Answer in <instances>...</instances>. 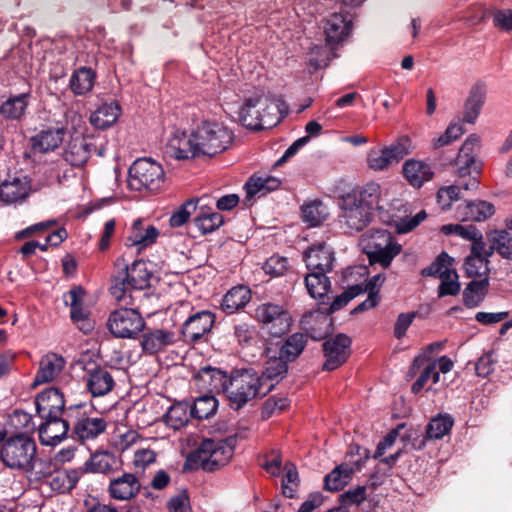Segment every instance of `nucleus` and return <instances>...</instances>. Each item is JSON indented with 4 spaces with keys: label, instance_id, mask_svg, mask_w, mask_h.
I'll use <instances>...</instances> for the list:
<instances>
[{
    "label": "nucleus",
    "instance_id": "obj_61",
    "mask_svg": "<svg viewBox=\"0 0 512 512\" xmlns=\"http://www.w3.org/2000/svg\"><path fill=\"white\" fill-rule=\"evenodd\" d=\"M365 499H366V487L365 486H357L355 488H351L339 496L341 507L343 509L348 506L359 505Z\"/></svg>",
    "mask_w": 512,
    "mask_h": 512
},
{
    "label": "nucleus",
    "instance_id": "obj_39",
    "mask_svg": "<svg viewBox=\"0 0 512 512\" xmlns=\"http://www.w3.org/2000/svg\"><path fill=\"white\" fill-rule=\"evenodd\" d=\"M120 111V106L116 101L104 104L90 115V123L97 129H105L116 122Z\"/></svg>",
    "mask_w": 512,
    "mask_h": 512
},
{
    "label": "nucleus",
    "instance_id": "obj_37",
    "mask_svg": "<svg viewBox=\"0 0 512 512\" xmlns=\"http://www.w3.org/2000/svg\"><path fill=\"white\" fill-rule=\"evenodd\" d=\"M349 193H355L359 202L365 205L366 208H369L370 212L374 209H384L382 202L385 193H383L381 186L376 182H369L360 189H354Z\"/></svg>",
    "mask_w": 512,
    "mask_h": 512
},
{
    "label": "nucleus",
    "instance_id": "obj_10",
    "mask_svg": "<svg viewBox=\"0 0 512 512\" xmlns=\"http://www.w3.org/2000/svg\"><path fill=\"white\" fill-rule=\"evenodd\" d=\"M107 325L115 337L134 339L146 323L137 309L123 306L109 315Z\"/></svg>",
    "mask_w": 512,
    "mask_h": 512
},
{
    "label": "nucleus",
    "instance_id": "obj_59",
    "mask_svg": "<svg viewBox=\"0 0 512 512\" xmlns=\"http://www.w3.org/2000/svg\"><path fill=\"white\" fill-rule=\"evenodd\" d=\"M441 283L438 287V297L455 296L460 292V283L458 282V274L455 270L442 276Z\"/></svg>",
    "mask_w": 512,
    "mask_h": 512
},
{
    "label": "nucleus",
    "instance_id": "obj_57",
    "mask_svg": "<svg viewBox=\"0 0 512 512\" xmlns=\"http://www.w3.org/2000/svg\"><path fill=\"white\" fill-rule=\"evenodd\" d=\"M452 261L453 259L446 252H442L429 267L422 270V275L442 278L454 270L450 268Z\"/></svg>",
    "mask_w": 512,
    "mask_h": 512
},
{
    "label": "nucleus",
    "instance_id": "obj_36",
    "mask_svg": "<svg viewBox=\"0 0 512 512\" xmlns=\"http://www.w3.org/2000/svg\"><path fill=\"white\" fill-rule=\"evenodd\" d=\"M29 183L26 178L13 177L11 180H5L0 185V199L12 204L24 200L29 194Z\"/></svg>",
    "mask_w": 512,
    "mask_h": 512
},
{
    "label": "nucleus",
    "instance_id": "obj_2",
    "mask_svg": "<svg viewBox=\"0 0 512 512\" xmlns=\"http://www.w3.org/2000/svg\"><path fill=\"white\" fill-rule=\"evenodd\" d=\"M235 443L234 438L204 439L188 454L184 467L188 470L202 469L205 472H215L229 463L234 454Z\"/></svg>",
    "mask_w": 512,
    "mask_h": 512
},
{
    "label": "nucleus",
    "instance_id": "obj_19",
    "mask_svg": "<svg viewBox=\"0 0 512 512\" xmlns=\"http://www.w3.org/2000/svg\"><path fill=\"white\" fill-rule=\"evenodd\" d=\"M43 421L38 427L39 439L42 445L56 446L68 435L70 424L62 416L41 418Z\"/></svg>",
    "mask_w": 512,
    "mask_h": 512
},
{
    "label": "nucleus",
    "instance_id": "obj_56",
    "mask_svg": "<svg viewBox=\"0 0 512 512\" xmlns=\"http://www.w3.org/2000/svg\"><path fill=\"white\" fill-rule=\"evenodd\" d=\"M26 98H6L5 101L0 102V115L6 119L20 118L26 107Z\"/></svg>",
    "mask_w": 512,
    "mask_h": 512
},
{
    "label": "nucleus",
    "instance_id": "obj_52",
    "mask_svg": "<svg viewBox=\"0 0 512 512\" xmlns=\"http://www.w3.org/2000/svg\"><path fill=\"white\" fill-rule=\"evenodd\" d=\"M453 424L454 420L450 415H438L427 425L426 436L428 439H441L451 431Z\"/></svg>",
    "mask_w": 512,
    "mask_h": 512
},
{
    "label": "nucleus",
    "instance_id": "obj_44",
    "mask_svg": "<svg viewBox=\"0 0 512 512\" xmlns=\"http://www.w3.org/2000/svg\"><path fill=\"white\" fill-rule=\"evenodd\" d=\"M489 287V279L472 280L463 291V302L469 308L477 307L484 299Z\"/></svg>",
    "mask_w": 512,
    "mask_h": 512
},
{
    "label": "nucleus",
    "instance_id": "obj_14",
    "mask_svg": "<svg viewBox=\"0 0 512 512\" xmlns=\"http://www.w3.org/2000/svg\"><path fill=\"white\" fill-rule=\"evenodd\" d=\"M351 339L343 333L331 337L323 343V353L326 358L322 369L333 371L342 366L350 356Z\"/></svg>",
    "mask_w": 512,
    "mask_h": 512
},
{
    "label": "nucleus",
    "instance_id": "obj_17",
    "mask_svg": "<svg viewBox=\"0 0 512 512\" xmlns=\"http://www.w3.org/2000/svg\"><path fill=\"white\" fill-rule=\"evenodd\" d=\"M85 291L81 286H75L64 293L63 301L70 307V318L85 334L93 329V324L88 318L89 312L83 307Z\"/></svg>",
    "mask_w": 512,
    "mask_h": 512
},
{
    "label": "nucleus",
    "instance_id": "obj_50",
    "mask_svg": "<svg viewBox=\"0 0 512 512\" xmlns=\"http://www.w3.org/2000/svg\"><path fill=\"white\" fill-rule=\"evenodd\" d=\"M302 219L310 227L320 225L327 217L326 207L319 200L305 203L302 208Z\"/></svg>",
    "mask_w": 512,
    "mask_h": 512
},
{
    "label": "nucleus",
    "instance_id": "obj_28",
    "mask_svg": "<svg viewBox=\"0 0 512 512\" xmlns=\"http://www.w3.org/2000/svg\"><path fill=\"white\" fill-rule=\"evenodd\" d=\"M66 130L62 126L47 127L31 137L34 152L47 153L57 149L63 142Z\"/></svg>",
    "mask_w": 512,
    "mask_h": 512
},
{
    "label": "nucleus",
    "instance_id": "obj_12",
    "mask_svg": "<svg viewBox=\"0 0 512 512\" xmlns=\"http://www.w3.org/2000/svg\"><path fill=\"white\" fill-rule=\"evenodd\" d=\"M255 317L274 337H280L291 329L292 317L282 305L263 303L256 308Z\"/></svg>",
    "mask_w": 512,
    "mask_h": 512
},
{
    "label": "nucleus",
    "instance_id": "obj_62",
    "mask_svg": "<svg viewBox=\"0 0 512 512\" xmlns=\"http://www.w3.org/2000/svg\"><path fill=\"white\" fill-rule=\"evenodd\" d=\"M263 270L271 276H282L288 270V260L281 256H271L263 265Z\"/></svg>",
    "mask_w": 512,
    "mask_h": 512
},
{
    "label": "nucleus",
    "instance_id": "obj_53",
    "mask_svg": "<svg viewBox=\"0 0 512 512\" xmlns=\"http://www.w3.org/2000/svg\"><path fill=\"white\" fill-rule=\"evenodd\" d=\"M77 481L74 471H58L51 476L49 484L53 491L67 493L75 488Z\"/></svg>",
    "mask_w": 512,
    "mask_h": 512
},
{
    "label": "nucleus",
    "instance_id": "obj_49",
    "mask_svg": "<svg viewBox=\"0 0 512 512\" xmlns=\"http://www.w3.org/2000/svg\"><path fill=\"white\" fill-rule=\"evenodd\" d=\"M352 474L353 470L348 465L341 464L335 467L325 476V488L329 491H338L342 489L346 484H348Z\"/></svg>",
    "mask_w": 512,
    "mask_h": 512
},
{
    "label": "nucleus",
    "instance_id": "obj_38",
    "mask_svg": "<svg viewBox=\"0 0 512 512\" xmlns=\"http://www.w3.org/2000/svg\"><path fill=\"white\" fill-rule=\"evenodd\" d=\"M118 469V459L113 452L97 451L85 463V470L91 473L109 474Z\"/></svg>",
    "mask_w": 512,
    "mask_h": 512
},
{
    "label": "nucleus",
    "instance_id": "obj_41",
    "mask_svg": "<svg viewBox=\"0 0 512 512\" xmlns=\"http://www.w3.org/2000/svg\"><path fill=\"white\" fill-rule=\"evenodd\" d=\"M250 301V291L244 286H236L230 289L221 302V309L227 314H233L246 306Z\"/></svg>",
    "mask_w": 512,
    "mask_h": 512
},
{
    "label": "nucleus",
    "instance_id": "obj_15",
    "mask_svg": "<svg viewBox=\"0 0 512 512\" xmlns=\"http://www.w3.org/2000/svg\"><path fill=\"white\" fill-rule=\"evenodd\" d=\"M215 320V314L208 310L191 314L181 327L184 340L189 343H196L204 339L211 332Z\"/></svg>",
    "mask_w": 512,
    "mask_h": 512
},
{
    "label": "nucleus",
    "instance_id": "obj_54",
    "mask_svg": "<svg viewBox=\"0 0 512 512\" xmlns=\"http://www.w3.org/2000/svg\"><path fill=\"white\" fill-rule=\"evenodd\" d=\"M204 200V197L197 199H190L183 203L178 209L171 215L170 217V225L172 227H180L185 224L190 216L196 212L197 204L201 203Z\"/></svg>",
    "mask_w": 512,
    "mask_h": 512
},
{
    "label": "nucleus",
    "instance_id": "obj_6",
    "mask_svg": "<svg viewBox=\"0 0 512 512\" xmlns=\"http://www.w3.org/2000/svg\"><path fill=\"white\" fill-rule=\"evenodd\" d=\"M359 245L368 256L369 263L388 268L392 260L401 252V245L394 241L392 234L385 229H371L365 232Z\"/></svg>",
    "mask_w": 512,
    "mask_h": 512
},
{
    "label": "nucleus",
    "instance_id": "obj_1",
    "mask_svg": "<svg viewBox=\"0 0 512 512\" xmlns=\"http://www.w3.org/2000/svg\"><path fill=\"white\" fill-rule=\"evenodd\" d=\"M284 105L280 98H240L222 106L233 121L258 131L276 126L287 115L282 109Z\"/></svg>",
    "mask_w": 512,
    "mask_h": 512
},
{
    "label": "nucleus",
    "instance_id": "obj_7",
    "mask_svg": "<svg viewBox=\"0 0 512 512\" xmlns=\"http://www.w3.org/2000/svg\"><path fill=\"white\" fill-rule=\"evenodd\" d=\"M234 132L221 122L203 120L195 129V139L202 155L215 156L227 150L234 140Z\"/></svg>",
    "mask_w": 512,
    "mask_h": 512
},
{
    "label": "nucleus",
    "instance_id": "obj_55",
    "mask_svg": "<svg viewBox=\"0 0 512 512\" xmlns=\"http://www.w3.org/2000/svg\"><path fill=\"white\" fill-rule=\"evenodd\" d=\"M489 260L486 258H482L481 256H470L468 255L464 261V271L467 277L475 278V277H487L489 272Z\"/></svg>",
    "mask_w": 512,
    "mask_h": 512
},
{
    "label": "nucleus",
    "instance_id": "obj_33",
    "mask_svg": "<svg viewBox=\"0 0 512 512\" xmlns=\"http://www.w3.org/2000/svg\"><path fill=\"white\" fill-rule=\"evenodd\" d=\"M488 256L494 253L503 259L512 260V234L505 229H495L487 234Z\"/></svg>",
    "mask_w": 512,
    "mask_h": 512
},
{
    "label": "nucleus",
    "instance_id": "obj_46",
    "mask_svg": "<svg viewBox=\"0 0 512 512\" xmlns=\"http://www.w3.org/2000/svg\"><path fill=\"white\" fill-rule=\"evenodd\" d=\"M190 409V404L185 401L173 404L164 416L166 425L175 430L184 427L191 416Z\"/></svg>",
    "mask_w": 512,
    "mask_h": 512
},
{
    "label": "nucleus",
    "instance_id": "obj_58",
    "mask_svg": "<svg viewBox=\"0 0 512 512\" xmlns=\"http://www.w3.org/2000/svg\"><path fill=\"white\" fill-rule=\"evenodd\" d=\"M441 231L446 234H455L467 241H473L481 231L474 225H461V224H448L441 228Z\"/></svg>",
    "mask_w": 512,
    "mask_h": 512
},
{
    "label": "nucleus",
    "instance_id": "obj_43",
    "mask_svg": "<svg viewBox=\"0 0 512 512\" xmlns=\"http://www.w3.org/2000/svg\"><path fill=\"white\" fill-rule=\"evenodd\" d=\"M199 376L203 381L208 383L211 391L217 393L224 392L227 395L230 376L224 371L207 366L200 369Z\"/></svg>",
    "mask_w": 512,
    "mask_h": 512
},
{
    "label": "nucleus",
    "instance_id": "obj_11",
    "mask_svg": "<svg viewBox=\"0 0 512 512\" xmlns=\"http://www.w3.org/2000/svg\"><path fill=\"white\" fill-rule=\"evenodd\" d=\"M411 139L406 136H400L390 146L383 149H371L367 155V165L373 171H384L392 165L400 162L410 153Z\"/></svg>",
    "mask_w": 512,
    "mask_h": 512
},
{
    "label": "nucleus",
    "instance_id": "obj_31",
    "mask_svg": "<svg viewBox=\"0 0 512 512\" xmlns=\"http://www.w3.org/2000/svg\"><path fill=\"white\" fill-rule=\"evenodd\" d=\"M402 172L407 182L415 188L422 187L434 175L432 167L428 163L416 159L406 160L402 166Z\"/></svg>",
    "mask_w": 512,
    "mask_h": 512
},
{
    "label": "nucleus",
    "instance_id": "obj_26",
    "mask_svg": "<svg viewBox=\"0 0 512 512\" xmlns=\"http://www.w3.org/2000/svg\"><path fill=\"white\" fill-rule=\"evenodd\" d=\"M272 350L268 349V360L265 368L259 376L263 385V391L267 394L286 376L288 372V363L276 354L271 355Z\"/></svg>",
    "mask_w": 512,
    "mask_h": 512
},
{
    "label": "nucleus",
    "instance_id": "obj_4",
    "mask_svg": "<svg viewBox=\"0 0 512 512\" xmlns=\"http://www.w3.org/2000/svg\"><path fill=\"white\" fill-rule=\"evenodd\" d=\"M151 273L143 261H134L113 277L110 293L122 306H133V291L143 290L150 284Z\"/></svg>",
    "mask_w": 512,
    "mask_h": 512
},
{
    "label": "nucleus",
    "instance_id": "obj_9",
    "mask_svg": "<svg viewBox=\"0 0 512 512\" xmlns=\"http://www.w3.org/2000/svg\"><path fill=\"white\" fill-rule=\"evenodd\" d=\"M162 166L151 158H138L128 171V186L134 191H156L164 183Z\"/></svg>",
    "mask_w": 512,
    "mask_h": 512
},
{
    "label": "nucleus",
    "instance_id": "obj_42",
    "mask_svg": "<svg viewBox=\"0 0 512 512\" xmlns=\"http://www.w3.org/2000/svg\"><path fill=\"white\" fill-rule=\"evenodd\" d=\"M280 184L281 181L273 176H252L245 184L247 197L265 196L267 193L276 190Z\"/></svg>",
    "mask_w": 512,
    "mask_h": 512
},
{
    "label": "nucleus",
    "instance_id": "obj_45",
    "mask_svg": "<svg viewBox=\"0 0 512 512\" xmlns=\"http://www.w3.org/2000/svg\"><path fill=\"white\" fill-rule=\"evenodd\" d=\"M95 77V72L91 68L81 67L77 69L70 78L72 92L76 95L88 93L94 86Z\"/></svg>",
    "mask_w": 512,
    "mask_h": 512
},
{
    "label": "nucleus",
    "instance_id": "obj_60",
    "mask_svg": "<svg viewBox=\"0 0 512 512\" xmlns=\"http://www.w3.org/2000/svg\"><path fill=\"white\" fill-rule=\"evenodd\" d=\"M463 133L464 129L462 125L458 123H451L442 135L432 140V146L435 149L446 146L452 141L458 139Z\"/></svg>",
    "mask_w": 512,
    "mask_h": 512
},
{
    "label": "nucleus",
    "instance_id": "obj_35",
    "mask_svg": "<svg viewBox=\"0 0 512 512\" xmlns=\"http://www.w3.org/2000/svg\"><path fill=\"white\" fill-rule=\"evenodd\" d=\"M325 272L310 271L305 277V286L309 295L314 299H320L321 305L327 304L330 300L328 293L331 289V282Z\"/></svg>",
    "mask_w": 512,
    "mask_h": 512
},
{
    "label": "nucleus",
    "instance_id": "obj_8",
    "mask_svg": "<svg viewBox=\"0 0 512 512\" xmlns=\"http://www.w3.org/2000/svg\"><path fill=\"white\" fill-rule=\"evenodd\" d=\"M266 394L261 378L253 369L236 371L230 376L227 397L234 409H240L248 401Z\"/></svg>",
    "mask_w": 512,
    "mask_h": 512
},
{
    "label": "nucleus",
    "instance_id": "obj_22",
    "mask_svg": "<svg viewBox=\"0 0 512 512\" xmlns=\"http://www.w3.org/2000/svg\"><path fill=\"white\" fill-rule=\"evenodd\" d=\"M35 405L40 418L62 416L65 408L64 394L58 388H47L37 395Z\"/></svg>",
    "mask_w": 512,
    "mask_h": 512
},
{
    "label": "nucleus",
    "instance_id": "obj_20",
    "mask_svg": "<svg viewBox=\"0 0 512 512\" xmlns=\"http://www.w3.org/2000/svg\"><path fill=\"white\" fill-rule=\"evenodd\" d=\"M303 259L309 271L329 273L333 269L335 256L332 247L325 242H320L310 246L304 252Z\"/></svg>",
    "mask_w": 512,
    "mask_h": 512
},
{
    "label": "nucleus",
    "instance_id": "obj_27",
    "mask_svg": "<svg viewBox=\"0 0 512 512\" xmlns=\"http://www.w3.org/2000/svg\"><path fill=\"white\" fill-rule=\"evenodd\" d=\"M352 21L347 14L333 13L326 19L324 33L326 42L337 45L343 42L351 33Z\"/></svg>",
    "mask_w": 512,
    "mask_h": 512
},
{
    "label": "nucleus",
    "instance_id": "obj_32",
    "mask_svg": "<svg viewBox=\"0 0 512 512\" xmlns=\"http://www.w3.org/2000/svg\"><path fill=\"white\" fill-rule=\"evenodd\" d=\"M64 365V358L55 353H48L43 356L33 380V386L53 381L60 374Z\"/></svg>",
    "mask_w": 512,
    "mask_h": 512
},
{
    "label": "nucleus",
    "instance_id": "obj_13",
    "mask_svg": "<svg viewBox=\"0 0 512 512\" xmlns=\"http://www.w3.org/2000/svg\"><path fill=\"white\" fill-rule=\"evenodd\" d=\"M340 221L349 230L359 232L368 226L372 212L362 205L355 193H346L339 199Z\"/></svg>",
    "mask_w": 512,
    "mask_h": 512
},
{
    "label": "nucleus",
    "instance_id": "obj_18",
    "mask_svg": "<svg viewBox=\"0 0 512 512\" xmlns=\"http://www.w3.org/2000/svg\"><path fill=\"white\" fill-rule=\"evenodd\" d=\"M82 406H76V421L72 428V436L81 441L94 440L105 432L107 422L102 417H90L81 413Z\"/></svg>",
    "mask_w": 512,
    "mask_h": 512
},
{
    "label": "nucleus",
    "instance_id": "obj_5",
    "mask_svg": "<svg viewBox=\"0 0 512 512\" xmlns=\"http://www.w3.org/2000/svg\"><path fill=\"white\" fill-rule=\"evenodd\" d=\"M37 446L34 439L24 433L6 438L0 447V459L13 470L29 472L34 469Z\"/></svg>",
    "mask_w": 512,
    "mask_h": 512
},
{
    "label": "nucleus",
    "instance_id": "obj_30",
    "mask_svg": "<svg viewBox=\"0 0 512 512\" xmlns=\"http://www.w3.org/2000/svg\"><path fill=\"white\" fill-rule=\"evenodd\" d=\"M176 342V335L173 331L166 329H152L142 336L141 347L143 352L154 355Z\"/></svg>",
    "mask_w": 512,
    "mask_h": 512
},
{
    "label": "nucleus",
    "instance_id": "obj_16",
    "mask_svg": "<svg viewBox=\"0 0 512 512\" xmlns=\"http://www.w3.org/2000/svg\"><path fill=\"white\" fill-rule=\"evenodd\" d=\"M418 373L419 376L411 387V391L414 394H418L427 385L429 380H432L433 384L439 382L440 375L439 372H437V363L425 354L418 355L414 358L409 367L407 377L413 378Z\"/></svg>",
    "mask_w": 512,
    "mask_h": 512
},
{
    "label": "nucleus",
    "instance_id": "obj_34",
    "mask_svg": "<svg viewBox=\"0 0 512 512\" xmlns=\"http://www.w3.org/2000/svg\"><path fill=\"white\" fill-rule=\"evenodd\" d=\"M115 381L110 372L103 368H96L87 375L86 386L93 397L108 394L114 388Z\"/></svg>",
    "mask_w": 512,
    "mask_h": 512
},
{
    "label": "nucleus",
    "instance_id": "obj_64",
    "mask_svg": "<svg viewBox=\"0 0 512 512\" xmlns=\"http://www.w3.org/2000/svg\"><path fill=\"white\" fill-rule=\"evenodd\" d=\"M169 512H191L190 499L187 492L181 491L167 502Z\"/></svg>",
    "mask_w": 512,
    "mask_h": 512
},
{
    "label": "nucleus",
    "instance_id": "obj_23",
    "mask_svg": "<svg viewBox=\"0 0 512 512\" xmlns=\"http://www.w3.org/2000/svg\"><path fill=\"white\" fill-rule=\"evenodd\" d=\"M140 490L141 483L132 473H123L121 476L112 478L107 488L109 496L118 501L131 500L139 494Z\"/></svg>",
    "mask_w": 512,
    "mask_h": 512
},
{
    "label": "nucleus",
    "instance_id": "obj_29",
    "mask_svg": "<svg viewBox=\"0 0 512 512\" xmlns=\"http://www.w3.org/2000/svg\"><path fill=\"white\" fill-rule=\"evenodd\" d=\"M495 207L484 200L465 201L456 208L455 216L461 221H485L493 216Z\"/></svg>",
    "mask_w": 512,
    "mask_h": 512
},
{
    "label": "nucleus",
    "instance_id": "obj_21",
    "mask_svg": "<svg viewBox=\"0 0 512 512\" xmlns=\"http://www.w3.org/2000/svg\"><path fill=\"white\" fill-rule=\"evenodd\" d=\"M98 151L93 138L77 136L71 139L63 153L64 160L74 167L83 166Z\"/></svg>",
    "mask_w": 512,
    "mask_h": 512
},
{
    "label": "nucleus",
    "instance_id": "obj_25",
    "mask_svg": "<svg viewBox=\"0 0 512 512\" xmlns=\"http://www.w3.org/2000/svg\"><path fill=\"white\" fill-rule=\"evenodd\" d=\"M195 139V130L188 136L184 131H175L169 139L168 148L177 159L184 160L202 155Z\"/></svg>",
    "mask_w": 512,
    "mask_h": 512
},
{
    "label": "nucleus",
    "instance_id": "obj_63",
    "mask_svg": "<svg viewBox=\"0 0 512 512\" xmlns=\"http://www.w3.org/2000/svg\"><path fill=\"white\" fill-rule=\"evenodd\" d=\"M290 404V401L286 397L281 398H268L262 407L261 415L262 418L267 419L271 417L275 413L282 412L285 408H287Z\"/></svg>",
    "mask_w": 512,
    "mask_h": 512
},
{
    "label": "nucleus",
    "instance_id": "obj_40",
    "mask_svg": "<svg viewBox=\"0 0 512 512\" xmlns=\"http://www.w3.org/2000/svg\"><path fill=\"white\" fill-rule=\"evenodd\" d=\"M307 344V336L303 333H294L281 344L278 356L287 363L295 361L303 352Z\"/></svg>",
    "mask_w": 512,
    "mask_h": 512
},
{
    "label": "nucleus",
    "instance_id": "obj_51",
    "mask_svg": "<svg viewBox=\"0 0 512 512\" xmlns=\"http://www.w3.org/2000/svg\"><path fill=\"white\" fill-rule=\"evenodd\" d=\"M224 224V217L218 212H200L194 218V225L202 235L214 232Z\"/></svg>",
    "mask_w": 512,
    "mask_h": 512
},
{
    "label": "nucleus",
    "instance_id": "obj_3",
    "mask_svg": "<svg viewBox=\"0 0 512 512\" xmlns=\"http://www.w3.org/2000/svg\"><path fill=\"white\" fill-rule=\"evenodd\" d=\"M479 149L480 137L476 134H471L462 144L454 163L459 181L456 185L443 187L444 190L449 192V198L452 202L460 199L462 189L468 191L478 188L480 170L476 165L475 157Z\"/></svg>",
    "mask_w": 512,
    "mask_h": 512
},
{
    "label": "nucleus",
    "instance_id": "obj_48",
    "mask_svg": "<svg viewBox=\"0 0 512 512\" xmlns=\"http://www.w3.org/2000/svg\"><path fill=\"white\" fill-rule=\"evenodd\" d=\"M218 408V401L213 395H203L198 397L190 409L191 417L196 419H208L213 416Z\"/></svg>",
    "mask_w": 512,
    "mask_h": 512
},
{
    "label": "nucleus",
    "instance_id": "obj_24",
    "mask_svg": "<svg viewBox=\"0 0 512 512\" xmlns=\"http://www.w3.org/2000/svg\"><path fill=\"white\" fill-rule=\"evenodd\" d=\"M159 236V230L146 223L142 219H137L133 222L129 229V234L125 239V245L127 247H136L137 251H141L151 245H153Z\"/></svg>",
    "mask_w": 512,
    "mask_h": 512
},
{
    "label": "nucleus",
    "instance_id": "obj_47",
    "mask_svg": "<svg viewBox=\"0 0 512 512\" xmlns=\"http://www.w3.org/2000/svg\"><path fill=\"white\" fill-rule=\"evenodd\" d=\"M350 301L348 293L343 292L334 298V300L329 303L327 302L324 307H320L317 310L310 311L304 315L303 322L308 323L309 319L321 317L323 321L326 323L328 321V316L333 314L334 312L345 307Z\"/></svg>",
    "mask_w": 512,
    "mask_h": 512
}]
</instances>
